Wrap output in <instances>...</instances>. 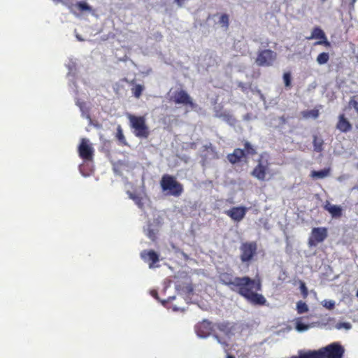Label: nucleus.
<instances>
[{
	"label": "nucleus",
	"mask_w": 358,
	"mask_h": 358,
	"mask_svg": "<svg viewBox=\"0 0 358 358\" xmlns=\"http://www.w3.org/2000/svg\"><path fill=\"white\" fill-rule=\"evenodd\" d=\"M327 236L328 231L326 227H314L308 238V245L316 246L318 243L323 242Z\"/></svg>",
	"instance_id": "7"
},
{
	"label": "nucleus",
	"mask_w": 358,
	"mask_h": 358,
	"mask_svg": "<svg viewBox=\"0 0 358 358\" xmlns=\"http://www.w3.org/2000/svg\"><path fill=\"white\" fill-rule=\"evenodd\" d=\"M324 208L328 211L333 217L338 218L342 215V208L339 206L332 205L329 201H327L324 206Z\"/></svg>",
	"instance_id": "17"
},
{
	"label": "nucleus",
	"mask_w": 358,
	"mask_h": 358,
	"mask_svg": "<svg viewBox=\"0 0 358 358\" xmlns=\"http://www.w3.org/2000/svg\"><path fill=\"white\" fill-rule=\"evenodd\" d=\"M219 23L222 27H225V29H228L229 25V15L227 14H225V13L222 14L220 17Z\"/></svg>",
	"instance_id": "29"
},
{
	"label": "nucleus",
	"mask_w": 358,
	"mask_h": 358,
	"mask_svg": "<svg viewBox=\"0 0 358 358\" xmlns=\"http://www.w3.org/2000/svg\"><path fill=\"white\" fill-rule=\"evenodd\" d=\"M269 164L268 159H264V155L262 154L257 160V164L251 172V176L260 181H264L269 169Z\"/></svg>",
	"instance_id": "6"
},
{
	"label": "nucleus",
	"mask_w": 358,
	"mask_h": 358,
	"mask_svg": "<svg viewBox=\"0 0 358 358\" xmlns=\"http://www.w3.org/2000/svg\"><path fill=\"white\" fill-rule=\"evenodd\" d=\"M336 129L343 133H347L352 130V125L347 119L344 113L338 115Z\"/></svg>",
	"instance_id": "15"
},
{
	"label": "nucleus",
	"mask_w": 358,
	"mask_h": 358,
	"mask_svg": "<svg viewBox=\"0 0 358 358\" xmlns=\"http://www.w3.org/2000/svg\"><path fill=\"white\" fill-rule=\"evenodd\" d=\"M307 40L319 39L320 41H316L314 45H322L327 48L331 46L330 42L327 40V36L324 31L319 27L313 28L311 35L306 37Z\"/></svg>",
	"instance_id": "10"
},
{
	"label": "nucleus",
	"mask_w": 358,
	"mask_h": 358,
	"mask_svg": "<svg viewBox=\"0 0 358 358\" xmlns=\"http://www.w3.org/2000/svg\"><path fill=\"white\" fill-rule=\"evenodd\" d=\"M215 327L216 329L227 336L231 334L234 329L233 325L229 322L216 323Z\"/></svg>",
	"instance_id": "18"
},
{
	"label": "nucleus",
	"mask_w": 358,
	"mask_h": 358,
	"mask_svg": "<svg viewBox=\"0 0 358 358\" xmlns=\"http://www.w3.org/2000/svg\"><path fill=\"white\" fill-rule=\"evenodd\" d=\"M300 290L303 297L306 299L308 295V291L305 282L302 281L300 282Z\"/></svg>",
	"instance_id": "33"
},
{
	"label": "nucleus",
	"mask_w": 358,
	"mask_h": 358,
	"mask_svg": "<svg viewBox=\"0 0 358 358\" xmlns=\"http://www.w3.org/2000/svg\"><path fill=\"white\" fill-rule=\"evenodd\" d=\"M258 245L256 241H245L239 247V259L243 264L249 265L255 260L257 255Z\"/></svg>",
	"instance_id": "4"
},
{
	"label": "nucleus",
	"mask_w": 358,
	"mask_h": 358,
	"mask_svg": "<svg viewBox=\"0 0 358 358\" xmlns=\"http://www.w3.org/2000/svg\"><path fill=\"white\" fill-rule=\"evenodd\" d=\"M227 358H235V357L234 356H232V355H228Z\"/></svg>",
	"instance_id": "41"
},
{
	"label": "nucleus",
	"mask_w": 358,
	"mask_h": 358,
	"mask_svg": "<svg viewBox=\"0 0 358 358\" xmlns=\"http://www.w3.org/2000/svg\"><path fill=\"white\" fill-rule=\"evenodd\" d=\"M141 259L149 264V267L154 268L159 261V255L152 250H144L141 252Z\"/></svg>",
	"instance_id": "14"
},
{
	"label": "nucleus",
	"mask_w": 358,
	"mask_h": 358,
	"mask_svg": "<svg viewBox=\"0 0 358 358\" xmlns=\"http://www.w3.org/2000/svg\"><path fill=\"white\" fill-rule=\"evenodd\" d=\"M329 59V55L327 52L320 53L317 55V59H316L317 62L320 65L327 63Z\"/></svg>",
	"instance_id": "26"
},
{
	"label": "nucleus",
	"mask_w": 358,
	"mask_h": 358,
	"mask_svg": "<svg viewBox=\"0 0 358 358\" xmlns=\"http://www.w3.org/2000/svg\"><path fill=\"white\" fill-rule=\"evenodd\" d=\"M278 57L276 52L271 49H260L257 52L255 64L258 66L268 67L273 66Z\"/></svg>",
	"instance_id": "5"
},
{
	"label": "nucleus",
	"mask_w": 358,
	"mask_h": 358,
	"mask_svg": "<svg viewBox=\"0 0 358 358\" xmlns=\"http://www.w3.org/2000/svg\"><path fill=\"white\" fill-rule=\"evenodd\" d=\"M279 119H280V122H281V123H282V124H286V123H287V117H285V115H282V116H280V117H279Z\"/></svg>",
	"instance_id": "39"
},
{
	"label": "nucleus",
	"mask_w": 358,
	"mask_h": 358,
	"mask_svg": "<svg viewBox=\"0 0 358 358\" xmlns=\"http://www.w3.org/2000/svg\"><path fill=\"white\" fill-rule=\"evenodd\" d=\"M160 186L163 192L175 197L180 196L184 189L182 185L177 181L174 176L169 174L162 176Z\"/></svg>",
	"instance_id": "2"
},
{
	"label": "nucleus",
	"mask_w": 358,
	"mask_h": 358,
	"mask_svg": "<svg viewBox=\"0 0 358 358\" xmlns=\"http://www.w3.org/2000/svg\"><path fill=\"white\" fill-rule=\"evenodd\" d=\"M313 144L315 152H321L323 150L324 141L317 135H313Z\"/></svg>",
	"instance_id": "22"
},
{
	"label": "nucleus",
	"mask_w": 358,
	"mask_h": 358,
	"mask_svg": "<svg viewBox=\"0 0 358 358\" xmlns=\"http://www.w3.org/2000/svg\"><path fill=\"white\" fill-rule=\"evenodd\" d=\"M245 157L246 155L244 150L236 148L232 153L227 155V158L231 164H235L240 162L241 159Z\"/></svg>",
	"instance_id": "16"
},
{
	"label": "nucleus",
	"mask_w": 358,
	"mask_h": 358,
	"mask_svg": "<svg viewBox=\"0 0 358 358\" xmlns=\"http://www.w3.org/2000/svg\"><path fill=\"white\" fill-rule=\"evenodd\" d=\"M331 174V169L325 168L320 171L313 170L310 172V177L314 179H322L328 177Z\"/></svg>",
	"instance_id": "19"
},
{
	"label": "nucleus",
	"mask_w": 358,
	"mask_h": 358,
	"mask_svg": "<svg viewBox=\"0 0 358 358\" xmlns=\"http://www.w3.org/2000/svg\"><path fill=\"white\" fill-rule=\"evenodd\" d=\"M147 236L152 241H155L157 238V232L152 229H148Z\"/></svg>",
	"instance_id": "35"
},
{
	"label": "nucleus",
	"mask_w": 358,
	"mask_h": 358,
	"mask_svg": "<svg viewBox=\"0 0 358 358\" xmlns=\"http://www.w3.org/2000/svg\"><path fill=\"white\" fill-rule=\"evenodd\" d=\"M283 81H284L285 87H287V88L291 87L292 76H291V73L289 72L284 73Z\"/></svg>",
	"instance_id": "31"
},
{
	"label": "nucleus",
	"mask_w": 358,
	"mask_h": 358,
	"mask_svg": "<svg viewBox=\"0 0 358 358\" xmlns=\"http://www.w3.org/2000/svg\"><path fill=\"white\" fill-rule=\"evenodd\" d=\"M213 330V325L212 322L207 320L198 323L195 326V331L196 334L201 338L208 337Z\"/></svg>",
	"instance_id": "12"
},
{
	"label": "nucleus",
	"mask_w": 358,
	"mask_h": 358,
	"mask_svg": "<svg viewBox=\"0 0 358 358\" xmlns=\"http://www.w3.org/2000/svg\"><path fill=\"white\" fill-rule=\"evenodd\" d=\"M301 355V358H324V353L322 352H309L304 353Z\"/></svg>",
	"instance_id": "25"
},
{
	"label": "nucleus",
	"mask_w": 358,
	"mask_h": 358,
	"mask_svg": "<svg viewBox=\"0 0 358 358\" xmlns=\"http://www.w3.org/2000/svg\"><path fill=\"white\" fill-rule=\"evenodd\" d=\"M172 100L176 104L189 106L192 108H194L196 107V104L193 102L191 96L184 90L176 91L172 96Z\"/></svg>",
	"instance_id": "9"
},
{
	"label": "nucleus",
	"mask_w": 358,
	"mask_h": 358,
	"mask_svg": "<svg viewBox=\"0 0 358 358\" xmlns=\"http://www.w3.org/2000/svg\"><path fill=\"white\" fill-rule=\"evenodd\" d=\"M130 127L134 129L135 136L141 138H147L150 135V130L146 124L145 117L144 116H136L132 114H128Z\"/></svg>",
	"instance_id": "3"
},
{
	"label": "nucleus",
	"mask_w": 358,
	"mask_h": 358,
	"mask_svg": "<svg viewBox=\"0 0 358 358\" xmlns=\"http://www.w3.org/2000/svg\"><path fill=\"white\" fill-rule=\"evenodd\" d=\"M85 103H80L78 104V106L80 107V110L82 111L83 114L85 116L86 118L90 119V115L89 114L88 110L85 108Z\"/></svg>",
	"instance_id": "36"
},
{
	"label": "nucleus",
	"mask_w": 358,
	"mask_h": 358,
	"mask_svg": "<svg viewBox=\"0 0 358 358\" xmlns=\"http://www.w3.org/2000/svg\"><path fill=\"white\" fill-rule=\"evenodd\" d=\"M321 1H322V2H324V1H326L327 0H321Z\"/></svg>",
	"instance_id": "44"
},
{
	"label": "nucleus",
	"mask_w": 358,
	"mask_h": 358,
	"mask_svg": "<svg viewBox=\"0 0 358 358\" xmlns=\"http://www.w3.org/2000/svg\"><path fill=\"white\" fill-rule=\"evenodd\" d=\"M176 289L178 291H182L186 294H190L193 291L192 285L189 282H185L183 285L177 284Z\"/></svg>",
	"instance_id": "24"
},
{
	"label": "nucleus",
	"mask_w": 358,
	"mask_h": 358,
	"mask_svg": "<svg viewBox=\"0 0 358 358\" xmlns=\"http://www.w3.org/2000/svg\"><path fill=\"white\" fill-rule=\"evenodd\" d=\"M79 157L84 161H92L94 157V148L87 138H82L78 148Z\"/></svg>",
	"instance_id": "8"
},
{
	"label": "nucleus",
	"mask_w": 358,
	"mask_h": 358,
	"mask_svg": "<svg viewBox=\"0 0 358 358\" xmlns=\"http://www.w3.org/2000/svg\"><path fill=\"white\" fill-rule=\"evenodd\" d=\"M244 148H245L244 151H245L246 155H250L252 156L257 153L255 149L248 141L245 142Z\"/></svg>",
	"instance_id": "28"
},
{
	"label": "nucleus",
	"mask_w": 358,
	"mask_h": 358,
	"mask_svg": "<svg viewBox=\"0 0 358 358\" xmlns=\"http://www.w3.org/2000/svg\"><path fill=\"white\" fill-rule=\"evenodd\" d=\"M116 137L120 142L125 143V138L120 126L117 127Z\"/></svg>",
	"instance_id": "34"
},
{
	"label": "nucleus",
	"mask_w": 358,
	"mask_h": 358,
	"mask_svg": "<svg viewBox=\"0 0 358 358\" xmlns=\"http://www.w3.org/2000/svg\"><path fill=\"white\" fill-rule=\"evenodd\" d=\"M323 306L331 310L334 308L335 303L333 301H324Z\"/></svg>",
	"instance_id": "37"
},
{
	"label": "nucleus",
	"mask_w": 358,
	"mask_h": 358,
	"mask_svg": "<svg viewBox=\"0 0 358 358\" xmlns=\"http://www.w3.org/2000/svg\"><path fill=\"white\" fill-rule=\"evenodd\" d=\"M322 353H324V357L326 358H342L344 349L339 344L333 343L328 345Z\"/></svg>",
	"instance_id": "13"
},
{
	"label": "nucleus",
	"mask_w": 358,
	"mask_h": 358,
	"mask_svg": "<svg viewBox=\"0 0 358 358\" xmlns=\"http://www.w3.org/2000/svg\"><path fill=\"white\" fill-rule=\"evenodd\" d=\"M219 280L222 285L244 297L251 304L255 306L266 304L265 297L257 293L262 289L259 280L252 279L248 276L237 277L229 272L220 273Z\"/></svg>",
	"instance_id": "1"
},
{
	"label": "nucleus",
	"mask_w": 358,
	"mask_h": 358,
	"mask_svg": "<svg viewBox=\"0 0 358 358\" xmlns=\"http://www.w3.org/2000/svg\"><path fill=\"white\" fill-rule=\"evenodd\" d=\"M129 196L131 199H132L136 205L141 210L144 208V197L136 194L132 192H128Z\"/></svg>",
	"instance_id": "21"
},
{
	"label": "nucleus",
	"mask_w": 358,
	"mask_h": 358,
	"mask_svg": "<svg viewBox=\"0 0 358 358\" xmlns=\"http://www.w3.org/2000/svg\"><path fill=\"white\" fill-rule=\"evenodd\" d=\"M248 208L245 206H236L225 210L224 213L232 220L239 222L245 217Z\"/></svg>",
	"instance_id": "11"
},
{
	"label": "nucleus",
	"mask_w": 358,
	"mask_h": 358,
	"mask_svg": "<svg viewBox=\"0 0 358 358\" xmlns=\"http://www.w3.org/2000/svg\"><path fill=\"white\" fill-rule=\"evenodd\" d=\"M292 358H301V355H300L299 357H294Z\"/></svg>",
	"instance_id": "43"
},
{
	"label": "nucleus",
	"mask_w": 358,
	"mask_h": 358,
	"mask_svg": "<svg viewBox=\"0 0 358 358\" xmlns=\"http://www.w3.org/2000/svg\"><path fill=\"white\" fill-rule=\"evenodd\" d=\"M76 7L80 10V11H85V10H90L91 7L84 1H79L76 3Z\"/></svg>",
	"instance_id": "32"
},
{
	"label": "nucleus",
	"mask_w": 358,
	"mask_h": 358,
	"mask_svg": "<svg viewBox=\"0 0 358 358\" xmlns=\"http://www.w3.org/2000/svg\"><path fill=\"white\" fill-rule=\"evenodd\" d=\"M150 294H151V295H152L154 298H155L156 299H159V298H158V293H157V292L156 290H152V291L150 292Z\"/></svg>",
	"instance_id": "40"
},
{
	"label": "nucleus",
	"mask_w": 358,
	"mask_h": 358,
	"mask_svg": "<svg viewBox=\"0 0 358 358\" xmlns=\"http://www.w3.org/2000/svg\"><path fill=\"white\" fill-rule=\"evenodd\" d=\"M295 327L299 331H304L309 329V325L302 322L300 320H297Z\"/></svg>",
	"instance_id": "30"
},
{
	"label": "nucleus",
	"mask_w": 358,
	"mask_h": 358,
	"mask_svg": "<svg viewBox=\"0 0 358 358\" xmlns=\"http://www.w3.org/2000/svg\"><path fill=\"white\" fill-rule=\"evenodd\" d=\"M301 115L304 119L313 118L317 119L320 115L319 109L314 108L312 110H303Z\"/></svg>",
	"instance_id": "23"
},
{
	"label": "nucleus",
	"mask_w": 358,
	"mask_h": 358,
	"mask_svg": "<svg viewBox=\"0 0 358 358\" xmlns=\"http://www.w3.org/2000/svg\"><path fill=\"white\" fill-rule=\"evenodd\" d=\"M131 84L133 85V87L131 88L133 96L136 99H139L145 90L144 85L134 83V80L131 82Z\"/></svg>",
	"instance_id": "20"
},
{
	"label": "nucleus",
	"mask_w": 358,
	"mask_h": 358,
	"mask_svg": "<svg viewBox=\"0 0 358 358\" xmlns=\"http://www.w3.org/2000/svg\"><path fill=\"white\" fill-rule=\"evenodd\" d=\"M187 0H174L178 7H182Z\"/></svg>",
	"instance_id": "38"
},
{
	"label": "nucleus",
	"mask_w": 358,
	"mask_h": 358,
	"mask_svg": "<svg viewBox=\"0 0 358 358\" xmlns=\"http://www.w3.org/2000/svg\"><path fill=\"white\" fill-rule=\"evenodd\" d=\"M268 44H269V41H268V40H267V41L266 42V46H268Z\"/></svg>",
	"instance_id": "42"
},
{
	"label": "nucleus",
	"mask_w": 358,
	"mask_h": 358,
	"mask_svg": "<svg viewBox=\"0 0 358 358\" xmlns=\"http://www.w3.org/2000/svg\"><path fill=\"white\" fill-rule=\"evenodd\" d=\"M296 310L299 314H302L308 311V307L305 302L299 301L296 304Z\"/></svg>",
	"instance_id": "27"
}]
</instances>
